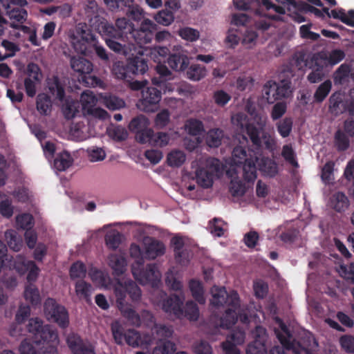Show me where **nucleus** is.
Returning <instances> with one entry per match:
<instances>
[{
	"label": "nucleus",
	"instance_id": "nucleus-53",
	"mask_svg": "<svg viewBox=\"0 0 354 354\" xmlns=\"http://www.w3.org/2000/svg\"><path fill=\"white\" fill-rule=\"evenodd\" d=\"M81 102L82 104L83 109L86 111L89 107L95 106L97 102V98L93 94V91L86 90L84 91L81 95Z\"/></svg>",
	"mask_w": 354,
	"mask_h": 354
},
{
	"label": "nucleus",
	"instance_id": "nucleus-10",
	"mask_svg": "<svg viewBox=\"0 0 354 354\" xmlns=\"http://www.w3.org/2000/svg\"><path fill=\"white\" fill-rule=\"evenodd\" d=\"M131 271L135 279L142 285L151 284L153 286L160 281V274L155 263L146 266L144 263L132 265Z\"/></svg>",
	"mask_w": 354,
	"mask_h": 354
},
{
	"label": "nucleus",
	"instance_id": "nucleus-64",
	"mask_svg": "<svg viewBox=\"0 0 354 354\" xmlns=\"http://www.w3.org/2000/svg\"><path fill=\"white\" fill-rule=\"evenodd\" d=\"M342 348L349 353H354V337L350 335H344L339 339Z\"/></svg>",
	"mask_w": 354,
	"mask_h": 354
},
{
	"label": "nucleus",
	"instance_id": "nucleus-46",
	"mask_svg": "<svg viewBox=\"0 0 354 354\" xmlns=\"http://www.w3.org/2000/svg\"><path fill=\"white\" fill-rule=\"evenodd\" d=\"M154 19L158 24L167 26L174 21V15L172 10L164 8L155 15Z\"/></svg>",
	"mask_w": 354,
	"mask_h": 354
},
{
	"label": "nucleus",
	"instance_id": "nucleus-30",
	"mask_svg": "<svg viewBox=\"0 0 354 354\" xmlns=\"http://www.w3.org/2000/svg\"><path fill=\"white\" fill-rule=\"evenodd\" d=\"M213 176L204 167H198L196 170V179L197 183L204 188H209L214 183Z\"/></svg>",
	"mask_w": 354,
	"mask_h": 354
},
{
	"label": "nucleus",
	"instance_id": "nucleus-54",
	"mask_svg": "<svg viewBox=\"0 0 354 354\" xmlns=\"http://www.w3.org/2000/svg\"><path fill=\"white\" fill-rule=\"evenodd\" d=\"M205 168L213 177H218L221 174V164L218 159L209 158L206 160Z\"/></svg>",
	"mask_w": 354,
	"mask_h": 354
},
{
	"label": "nucleus",
	"instance_id": "nucleus-27",
	"mask_svg": "<svg viewBox=\"0 0 354 354\" xmlns=\"http://www.w3.org/2000/svg\"><path fill=\"white\" fill-rule=\"evenodd\" d=\"M109 266L113 270V275L115 277H120L122 275L127 266L126 259L116 254H111L108 257Z\"/></svg>",
	"mask_w": 354,
	"mask_h": 354
},
{
	"label": "nucleus",
	"instance_id": "nucleus-36",
	"mask_svg": "<svg viewBox=\"0 0 354 354\" xmlns=\"http://www.w3.org/2000/svg\"><path fill=\"white\" fill-rule=\"evenodd\" d=\"M330 13L331 17L333 19H339L344 24L354 27V10H348V15H346L343 8L332 10Z\"/></svg>",
	"mask_w": 354,
	"mask_h": 354
},
{
	"label": "nucleus",
	"instance_id": "nucleus-39",
	"mask_svg": "<svg viewBox=\"0 0 354 354\" xmlns=\"http://www.w3.org/2000/svg\"><path fill=\"white\" fill-rule=\"evenodd\" d=\"M24 295L26 301L32 306H37L41 302L39 290L33 283L26 286Z\"/></svg>",
	"mask_w": 354,
	"mask_h": 354
},
{
	"label": "nucleus",
	"instance_id": "nucleus-33",
	"mask_svg": "<svg viewBox=\"0 0 354 354\" xmlns=\"http://www.w3.org/2000/svg\"><path fill=\"white\" fill-rule=\"evenodd\" d=\"M189 287L194 299L200 304L205 303L204 297V290L201 281L196 279H191L189 283Z\"/></svg>",
	"mask_w": 354,
	"mask_h": 354
},
{
	"label": "nucleus",
	"instance_id": "nucleus-12",
	"mask_svg": "<svg viewBox=\"0 0 354 354\" xmlns=\"http://www.w3.org/2000/svg\"><path fill=\"white\" fill-rule=\"evenodd\" d=\"M158 30V26L149 19H145L139 28H133L129 37L142 48V46L151 42L154 37L155 32Z\"/></svg>",
	"mask_w": 354,
	"mask_h": 354
},
{
	"label": "nucleus",
	"instance_id": "nucleus-63",
	"mask_svg": "<svg viewBox=\"0 0 354 354\" xmlns=\"http://www.w3.org/2000/svg\"><path fill=\"white\" fill-rule=\"evenodd\" d=\"M153 133L154 132L151 129L147 127L136 135V139L141 144L149 143L152 145Z\"/></svg>",
	"mask_w": 354,
	"mask_h": 354
},
{
	"label": "nucleus",
	"instance_id": "nucleus-13",
	"mask_svg": "<svg viewBox=\"0 0 354 354\" xmlns=\"http://www.w3.org/2000/svg\"><path fill=\"white\" fill-rule=\"evenodd\" d=\"M111 331L115 342L118 345H122L125 342L129 346L136 348L140 344V334L134 329L124 331V328L118 322H115L111 325Z\"/></svg>",
	"mask_w": 354,
	"mask_h": 354
},
{
	"label": "nucleus",
	"instance_id": "nucleus-22",
	"mask_svg": "<svg viewBox=\"0 0 354 354\" xmlns=\"http://www.w3.org/2000/svg\"><path fill=\"white\" fill-rule=\"evenodd\" d=\"M71 66L75 72L84 75L82 77L83 80H84V78H87L86 75H90L93 71L92 63L82 57H72L71 59Z\"/></svg>",
	"mask_w": 354,
	"mask_h": 354
},
{
	"label": "nucleus",
	"instance_id": "nucleus-18",
	"mask_svg": "<svg viewBox=\"0 0 354 354\" xmlns=\"http://www.w3.org/2000/svg\"><path fill=\"white\" fill-rule=\"evenodd\" d=\"M15 268L19 272H24L28 271L26 278L29 284L33 283L37 280L39 268L33 261L26 260L21 257L18 262L15 263Z\"/></svg>",
	"mask_w": 354,
	"mask_h": 354
},
{
	"label": "nucleus",
	"instance_id": "nucleus-34",
	"mask_svg": "<svg viewBox=\"0 0 354 354\" xmlns=\"http://www.w3.org/2000/svg\"><path fill=\"white\" fill-rule=\"evenodd\" d=\"M73 162L71 154L67 151L59 153L54 160V167L59 171L69 168Z\"/></svg>",
	"mask_w": 354,
	"mask_h": 354
},
{
	"label": "nucleus",
	"instance_id": "nucleus-9",
	"mask_svg": "<svg viewBox=\"0 0 354 354\" xmlns=\"http://www.w3.org/2000/svg\"><path fill=\"white\" fill-rule=\"evenodd\" d=\"M47 319L56 323L60 328H66L69 324L68 313L66 308L58 304L54 299L48 298L44 305Z\"/></svg>",
	"mask_w": 354,
	"mask_h": 354
},
{
	"label": "nucleus",
	"instance_id": "nucleus-35",
	"mask_svg": "<svg viewBox=\"0 0 354 354\" xmlns=\"http://www.w3.org/2000/svg\"><path fill=\"white\" fill-rule=\"evenodd\" d=\"M112 72L114 76L118 79L129 81L131 77L128 62L127 64L120 61L115 62L113 66Z\"/></svg>",
	"mask_w": 354,
	"mask_h": 354
},
{
	"label": "nucleus",
	"instance_id": "nucleus-37",
	"mask_svg": "<svg viewBox=\"0 0 354 354\" xmlns=\"http://www.w3.org/2000/svg\"><path fill=\"white\" fill-rule=\"evenodd\" d=\"M104 240L109 249L116 250L122 243V234L118 230H113L106 234Z\"/></svg>",
	"mask_w": 354,
	"mask_h": 354
},
{
	"label": "nucleus",
	"instance_id": "nucleus-48",
	"mask_svg": "<svg viewBox=\"0 0 354 354\" xmlns=\"http://www.w3.org/2000/svg\"><path fill=\"white\" fill-rule=\"evenodd\" d=\"M334 142L335 146L338 151L347 150L350 145L349 138L341 130H337L335 132Z\"/></svg>",
	"mask_w": 354,
	"mask_h": 354
},
{
	"label": "nucleus",
	"instance_id": "nucleus-2",
	"mask_svg": "<svg viewBox=\"0 0 354 354\" xmlns=\"http://www.w3.org/2000/svg\"><path fill=\"white\" fill-rule=\"evenodd\" d=\"M114 293L116 297V304L122 317L128 323L136 327H140L142 324L140 315L132 308L131 305L126 301L128 294L132 301H138L142 295L140 287L131 279L124 281L123 283L118 279L114 286Z\"/></svg>",
	"mask_w": 354,
	"mask_h": 354
},
{
	"label": "nucleus",
	"instance_id": "nucleus-21",
	"mask_svg": "<svg viewBox=\"0 0 354 354\" xmlns=\"http://www.w3.org/2000/svg\"><path fill=\"white\" fill-rule=\"evenodd\" d=\"M171 243L174 248L176 261L180 264L187 263L189 261V254L187 250L184 248L185 243L183 239L179 236H174L171 239Z\"/></svg>",
	"mask_w": 354,
	"mask_h": 354
},
{
	"label": "nucleus",
	"instance_id": "nucleus-45",
	"mask_svg": "<svg viewBox=\"0 0 354 354\" xmlns=\"http://www.w3.org/2000/svg\"><path fill=\"white\" fill-rule=\"evenodd\" d=\"M48 89L50 93L55 95L56 98L62 101L65 97V91L57 77L48 82Z\"/></svg>",
	"mask_w": 354,
	"mask_h": 354
},
{
	"label": "nucleus",
	"instance_id": "nucleus-40",
	"mask_svg": "<svg viewBox=\"0 0 354 354\" xmlns=\"http://www.w3.org/2000/svg\"><path fill=\"white\" fill-rule=\"evenodd\" d=\"M149 125V120L143 115H139L131 120L129 129L130 131L137 135L139 132L148 127Z\"/></svg>",
	"mask_w": 354,
	"mask_h": 354
},
{
	"label": "nucleus",
	"instance_id": "nucleus-57",
	"mask_svg": "<svg viewBox=\"0 0 354 354\" xmlns=\"http://www.w3.org/2000/svg\"><path fill=\"white\" fill-rule=\"evenodd\" d=\"M86 269L85 265L80 261L75 262L70 268L71 279L84 278L86 276Z\"/></svg>",
	"mask_w": 354,
	"mask_h": 354
},
{
	"label": "nucleus",
	"instance_id": "nucleus-29",
	"mask_svg": "<svg viewBox=\"0 0 354 354\" xmlns=\"http://www.w3.org/2000/svg\"><path fill=\"white\" fill-rule=\"evenodd\" d=\"M5 238L9 248L13 251L18 252L23 245V240L15 230H8L5 232Z\"/></svg>",
	"mask_w": 354,
	"mask_h": 354
},
{
	"label": "nucleus",
	"instance_id": "nucleus-61",
	"mask_svg": "<svg viewBox=\"0 0 354 354\" xmlns=\"http://www.w3.org/2000/svg\"><path fill=\"white\" fill-rule=\"evenodd\" d=\"M17 225L19 228L29 230L33 226V217L30 214H22L17 216Z\"/></svg>",
	"mask_w": 354,
	"mask_h": 354
},
{
	"label": "nucleus",
	"instance_id": "nucleus-41",
	"mask_svg": "<svg viewBox=\"0 0 354 354\" xmlns=\"http://www.w3.org/2000/svg\"><path fill=\"white\" fill-rule=\"evenodd\" d=\"M223 137V131L220 129H210L206 136V143L209 147H218L221 145Z\"/></svg>",
	"mask_w": 354,
	"mask_h": 354
},
{
	"label": "nucleus",
	"instance_id": "nucleus-60",
	"mask_svg": "<svg viewBox=\"0 0 354 354\" xmlns=\"http://www.w3.org/2000/svg\"><path fill=\"white\" fill-rule=\"evenodd\" d=\"M335 163L333 161L327 162L322 169V179L326 184H329L333 180V171Z\"/></svg>",
	"mask_w": 354,
	"mask_h": 354
},
{
	"label": "nucleus",
	"instance_id": "nucleus-1",
	"mask_svg": "<svg viewBox=\"0 0 354 354\" xmlns=\"http://www.w3.org/2000/svg\"><path fill=\"white\" fill-rule=\"evenodd\" d=\"M232 122L243 134V138L248 140V138L257 150L254 156L250 155L249 158L245 149L241 146H236L232 151L234 165H243L244 180L248 183H253L257 177L256 166V161L258 160L257 155H261L263 149L272 151L276 145L275 140L272 135L265 131L266 120L258 115L254 118H250L245 113H237L232 117Z\"/></svg>",
	"mask_w": 354,
	"mask_h": 354
},
{
	"label": "nucleus",
	"instance_id": "nucleus-19",
	"mask_svg": "<svg viewBox=\"0 0 354 354\" xmlns=\"http://www.w3.org/2000/svg\"><path fill=\"white\" fill-rule=\"evenodd\" d=\"M167 63L172 69L177 71H183L187 68L189 64V59L186 51L179 50L169 55Z\"/></svg>",
	"mask_w": 354,
	"mask_h": 354
},
{
	"label": "nucleus",
	"instance_id": "nucleus-8",
	"mask_svg": "<svg viewBox=\"0 0 354 354\" xmlns=\"http://www.w3.org/2000/svg\"><path fill=\"white\" fill-rule=\"evenodd\" d=\"M115 27L106 19H97L95 20V29L98 32H104V30L113 37H124L129 38L131 31L133 29V24L125 17L118 18L115 21Z\"/></svg>",
	"mask_w": 354,
	"mask_h": 354
},
{
	"label": "nucleus",
	"instance_id": "nucleus-43",
	"mask_svg": "<svg viewBox=\"0 0 354 354\" xmlns=\"http://www.w3.org/2000/svg\"><path fill=\"white\" fill-rule=\"evenodd\" d=\"M293 120L290 117H286L276 123L277 130L282 138H287L292 132Z\"/></svg>",
	"mask_w": 354,
	"mask_h": 354
},
{
	"label": "nucleus",
	"instance_id": "nucleus-62",
	"mask_svg": "<svg viewBox=\"0 0 354 354\" xmlns=\"http://www.w3.org/2000/svg\"><path fill=\"white\" fill-rule=\"evenodd\" d=\"M287 104L285 102H277L272 109L270 116L273 121L279 120L286 113Z\"/></svg>",
	"mask_w": 354,
	"mask_h": 354
},
{
	"label": "nucleus",
	"instance_id": "nucleus-52",
	"mask_svg": "<svg viewBox=\"0 0 354 354\" xmlns=\"http://www.w3.org/2000/svg\"><path fill=\"white\" fill-rule=\"evenodd\" d=\"M247 354H267L265 343L257 338L248 345Z\"/></svg>",
	"mask_w": 354,
	"mask_h": 354
},
{
	"label": "nucleus",
	"instance_id": "nucleus-15",
	"mask_svg": "<svg viewBox=\"0 0 354 354\" xmlns=\"http://www.w3.org/2000/svg\"><path fill=\"white\" fill-rule=\"evenodd\" d=\"M66 343L72 354H96L94 346L77 333L68 334Z\"/></svg>",
	"mask_w": 354,
	"mask_h": 354
},
{
	"label": "nucleus",
	"instance_id": "nucleus-24",
	"mask_svg": "<svg viewBox=\"0 0 354 354\" xmlns=\"http://www.w3.org/2000/svg\"><path fill=\"white\" fill-rule=\"evenodd\" d=\"M227 174L232 178L229 187L231 194L234 197L243 196L246 192V187L245 183L237 176L236 171L235 170L228 171Z\"/></svg>",
	"mask_w": 354,
	"mask_h": 354
},
{
	"label": "nucleus",
	"instance_id": "nucleus-7",
	"mask_svg": "<svg viewBox=\"0 0 354 354\" xmlns=\"http://www.w3.org/2000/svg\"><path fill=\"white\" fill-rule=\"evenodd\" d=\"M291 82L283 80L279 82L273 80L267 81L262 88V97L268 104L288 98L291 94Z\"/></svg>",
	"mask_w": 354,
	"mask_h": 354
},
{
	"label": "nucleus",
	"instance_id": "nucleus-23",
	"mask_svg": "<svg viewBox=\"0 0 354 354\" xmlns=\"http://www.w3.org/2000/svg\"><path fill=\"white\" fill-rule=\"evenodd\" d=\"M259 171L263 176L274 177L278 173V166L275 161L268 157H262L256 161Z\"/></svg>",
	"mask_w": 354,
	"mask_h": 354
},
{
	"label": "nucleus",
	"instance_id": "nucleus-38",
	"mask_svg": "<svg viewBox=\"0 0 354 354\" xmlns=\"http://www.w3.org/2000/svg\"><path fill=\"white\" fill-rule=\"evenodd\" d=\"M93 291V287L84 280H79L75 283V292L80 297L84 299L86 302L91 301V295Z\"/></svg>",
	"mask_w": 354,
	"mask_h": 354
},
{
	"label": "nucleus",
	"instance_id": "nucleus-58",
	"mask_svg": "<svg viewBox=\"0 0 354 354\" xmlns=\"http://www.w3.org/2000/svg\"><path fill=\"white\" fill-rule=\"evenodd\" d=\"M186 127L189 134L192 136H198L204 131L203 122L196 119H191L188 120Z\"/></svg>",
	"mask_w": 354,
	"mask_h": 354
},
{
	"label": "nucleus",
	"instance_id": "nucleus-26",
	"mask_svg": "<svg viewBox=\"0 0 354 354\" xmlns=\"http://www.w3.org/2000/svg\"><path fill=\"white\" fill-rule=\"evenodd\" d=\"M99 100L106 108L112 111L118 110L125 106V102L122 99L111 93L100 94Z\"/></svg>",
	"mask_w": 354,
	"mask_h": 354
},
{
	"label": "nucleus",
	"instance_id": "nucleus-47",
	"mask_svg": "<svg viewBox=\"0 0 354 354\" xmlns=\"http://www.w3.org/2000/svg\"><path fill=\"white\" fill-rule=\"evenodd\" d=\"M235 7L240 10H251L258 12V9L261 6L259 0H236L234 1Z\"/></svg>",
	"mask_w": 354,
	"mask_h": 354
},
{
	"label": "nucleus",
	"instance_id": "nucleus-42",
	"mask_svg": "<svg viewBox=\"0 0 354 354\" xmlns=\"http://www.w3.org/2000/svg\"><path fill=\"white\" fill-rule=\"evenodd\" d=\"M332 88V82L327 80L322 83L314 93V101L317 103L322 102L329 94Z\"/></svg>",
	"mask_w": 354,
	"mask_h": 354
},
{
	"label": "nucleus",
	"instance_id": "nucleus-49",
	"mask_svg": "<svg viewBox=\"0 0 354 354\" xmlns=\"http://www.w3.org/2000/svg\"><path fill=\"white\" fill-rule=\"evenodd\" d=\"M281 156L286 162H288L294 167H299V164L296 158V153L291 144H288L283 146Z\"/></svg>",
	"mask_w": 354,
	"mask_h": 354
},
{
	"label": "nucleus",
	"instance_id": "nucleus-11",
	"mask_svg": "<svg viewBox=\"0 0 354 354\" xmlns=\"http://www.w3.org/2000/svg\"><path fill=\"white\" fill-rule=\"evenodd\" d=\"M212 299L211 304L216 308L228 306L239 308L240 299L236 291L232 290L228 293L224 287L214 286L212 288Z\"/></svg>",
	"mask_w": 354,
	"mask_h": 354
},
{
	"label": "nucleus",
	"instance_id": "nucleus-16",
	"mask_svg": "<svg viewBox=\"0 0 354 354\" xmlns=\"http://www.w3.org/2000/svg\"><path fill=\"white\" fill-rule=\"evenodd\" d=\"M143 244L145 247V256L147 259H155L165 253L166 248L164 243L153 237L145 238Z\"/></svg>",
	"mask_w": 354,
	"mask_h": 354
},
{
	"label": "nucleus",
	"instance_id": "nucleus-20",
	"mask_svg": "<svg viewBox=\"0 0 354 354\" xmlns=\"http://www.w3.org/2000/svg\"><path fill=\"white\" fill-rule=\"evenodd\" d=\"M183 301L176 295H171L162 302V309L165 312L173 314L176 317L183 315Z\"/></svg>",
	"mask_w": 354,
	"mask_h": 354
},
{
	"label": "nucleus",
	"instance_id": "nucleus-55",
	"mask_svg": "<svg viewBox=\"0 0 354 354\" xmlns=\"http://www.w3.org/2000/svg\"><path fill=\"white\" fill-rule=\"evenodd\" d=\"M214 103L219 107H224L231 100L232 96L221 89L214 92L212 96Z\"/></svg>",
	"mask_w": 354,
	"mask_h": 354
},
{
	"label": "nucleus",
	"instance_id": "nucleus-14",
	"mask_svg": "<svg viewBox=\"0 0 354 354\" xmlns=\"http://www.w3.org/2000/svg\"><path fill=\"white\" fill-rule=\"evenodd\" d=\"M146 87L141 91V98L138 104V107L146 112L154 111L153 107L156 106L161 100V92H165L160 86ZM167 91H166L167 93Z\"/></svg>",
	"mask_w": 354,
	"mask_h": 354
},
{
	"label": "nucleus",
	"instance_id": "nucleus-32",
	"mask_svg": "<svg viewBox=\"0 0 354 354\" xmlns=\"http://www.w3.org/2000/svg\"><path fill=\"white\" fill-rule=\"evenodd\" d=\"M238 309L230 307L225 310V315L220 320V326L221 328L229 329L236 323L238 320L236 310Z\"/></svg>",
	"mask_w": 354,
	"mask_h": 354
},
{
	"label": "nucleus",
	"instance_id": "nucleus-56",
	"mask_svg": "<svg viewBox=\"0 0 354 354\" xmlns=\"http://www.w3.org/2000/svg\"><path fill=\"white\" fill-rule=\"evenodd\" d=\"M328 59L327 56L322 53H315L310 57V63L309 64L308 67L310 68H320L323 71L324 66L326 64V61Z\"/></svg>",
	"mask_w": 354,
	"mask_h": 354
},
{
	"label": "nucleus",
	"instance_id": "nucleus-28",
	"mask_svg": "<svg viewBox=\"0 0 354 354\" xmlns=\"http://www.w3.org/2000/svg\"><path fill=\"white\" fill-rule=\"evenodd\" d=\"M104 39L108 47L116 53L124 52V45L119 41H124V37H113V34H109L104 30V32H98Z\"/></svg>",
	"mask_w": 354,
	"mask_h": 354
},
{
	"label": "nucleus",
	"instance_id": "nucleus-3",
	"mask_svg": "<svg viewBox=\"0 0 354 354\" xmlns=\"http://www.w3.org/2000/svg\"><path fill=\"white\" fill-rule=\"evenodd\" d=\"M146 55H149L155 62H158L156 71L158 76L151 79L153 85H157L166 91H173L175 85L170 81L174 80V75L171 71L165 64H161L169 53V50L166 46H154L151 48L143 49Z\"/></svg>",
	"mask_w": 354,
	"mask_h": 354
},
{
	"label": "nucleus",
	"instance_id": "nucleus-5",
	"mask_svg": "<svg viewBox=\"0 0 354 354\" xmlns=\"http://www.w3.org/2000/svg\"><path fill=\"white\" fill-rule=\"evenodd\" d=\"M27 4L26 0H4L3 2L6 15L10 20V27L24 33L30 31V27L24 25L28 18V12L25 9Z\"/></svg>",
	"mask_w": 354,
	"mask_h": 354
},
{
	"label": "nucleus",
	"instance_id": "nucleus-17",
	"mask_svg": "<svg viewBox=\"0 0 354 354\" xmlns=\"http://www.w3.org/2000/svg\"><path fill=\"white\" fill-rule=\"evenodd\" d=\"M143 50H140L137 55H132L127 59L131 74H144L148 70L147 59L145 57Z\"/></svg>",
	"mask_w": 354,
	"mask_h": 354
},
{
	"label": "nucleus",
	"instance_id": "nucleus-51",
	"mask_svg": "<svg viewBox=\"0 0 354 354\" xmlns=\"http://www.w3.org/2000/svg\"><path fill=\"white\" fill-rule=\"evenodd\" d=\"M183 314L189 320L196 321L199 317V309L193 301H187L183 310Z\"/></svg>",
	"mask_w": 354,
	"mask_h": 354
},
{
	"label": "nucleus",
	"instance_id": "nucleus-59",
	"mask_svg": "<svg viewBox=\"0 0 354 354\" xmlns=\"http://www.w3.org/2000/svg\"><path fill=\"white\" fill-rule=\"evenodd\" d=\"M254 80L250 75H242L237 77L234 84L235 87L240 91H244L253 86Z\"/></svg>",
	"mask_w": 354,
	"mask_h": 354
},
{
	"label": "nucleus",
	"instance_id": "nucleus-44",
	"mask_svg": "<svg viewBox=\"0 0 354 354\" xmlns=\"http://www.w3.org/2000/svg\"><path fill=\"white\" fill-rule=\"evenodd\" d=\"M185 159L186 156L183 151L175 150L168 153L167 162L170 167H179L185 162Z\"/></svg>",
	"mask_w": 354,
	"mask_h": 354
},
{
	"label": "nucleus",
	"instance_id": "nucleus-50",
	"mask_svg": "<svg viewBox=\"0 0 354 354\" xmlns=\"http://www.w3.org/2000/svg\"><path fill=\"white\" fill-rule=\"evenodd\" d=\"M206 70L200 64H192L187 71V76L189 80L197 81L205 77Z\"/></svg>",
	"mask_w": 354,
	"mask_h": 354
},
{
	"label": "nucleus",
	"instance_id": "nucleus-6",
	"mask_svg": "<svg viewBox=\"0 0 354 354\" xmlns=\"http://www.w3.org/2000/svg\"><path fill=\"white\" fill-rule=\"evenodd\" d=\"M276 323L279 328H274V333L283 347L274 346L270 351V354H289L292 351L293 354H301V348L298 344H302L297 342L286 324L279 317H276Z\"/></svg>",
	"mask_w": 354,
	"mask_h": 354
},
{
	"label": "nucleus",
	"instance_id": "nucleus-31",
	"mask_svg": "<svg viewBox=\"0 0 354 354\" xmlns=\"http://www.w3.org/2000/svg\"><path fill=\"white\" fill-rule=\"evenodd\" d=\"M36 106L37 109L41 115H48L52 109L50 97L46 93H39L37 97Z\"/></svg>",
	"mask_w": 354,
	"mask_h": 354
},
{
	"label": "nucleus",
	"instance_id": "nucleus-25",
	"mask_svg": "<svg viewBox=\"0 0 354 354\" xmlns=\"http://www.w3.org/2000/svg\"><path fill=\"white\" fill-rule=\"evenodd\" d=\"M328 205L330 207L335 209L336 212H342L348 209L349 201L345 194L337 192L330 196Z\"/></svg>",
	"mask_w": 354,
	"mask_h": 354
},
{
	"label": "nucleus",
	"instance_id": "nucleus-4",
	"mask_svg": "<svg viewBox=\"0 0 354 354\" xmlns=\"http://www.w3.org/2000/svg\"><path fill=\"white\" fill-rule=\"evenodd\" d=\"M28 331L33 335V342L37 346L46 344L44 354H57L56 346L59 344L57 331L50 325H44L39 318H32L27 325Z\"/></svg>",
	"mask_w": 354,
	"mask_h": 354
}]
</instances>
